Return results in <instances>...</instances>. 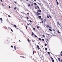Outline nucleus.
I'll return each mask as SVG.
<instances>
[{
	"label": "nucleus",
	"instance_id": "f257e3e1",
	"mask_svg": "<svg viewBox=\"0 0 62 62\" xmlns=\"http://www.w3.org/2000/svg\"><path fill=\"white\" fill-rule=\"evenodd\" d=\"M37 12L36 13V15L37 16H39L40 15V13H39L38 12H41V11L39 9L37 11Z\"/></svg>",
	"mask_w": 62,
	"mask_h": 62
},
{
	"label": "nucleus",
	"instance_id": "f03ea898",
	"mask_svg": "<svg viewBox=\"0 0 62 62\" xmlns=\"http://www.w3.org/2000/svg\"><path fill=\"white\" fill-rule=\"evenodd\" d=\"M28 42L29 44H31V42H30V41L29 39H28Z\"/></svg>",
	"mask_w": 62,
	"mask_h": 62
},
{
	"label": "nucleus",
	"instance_id": "7ed1b4c3",
	"mask_svg": "<svg viewBox=\"0 0 62 62\" xmlns=\"http://www.w3.org/2000/svg\"><path fill=\"white\" fill-rule=\"evenodd\" d=\"M0 21H1V23H3V22H2L3 19H2V18H0Z\"/></svg>",
	"mask_w": 62,
	"mask_h": 62
},
{
	"label": "nucleus",
	"instance_id": "20e7f679",
	"mask_svg": "<svg viewBox=\"0 0 62 62\" xmlns=\"http://www.w3.org/2000/svg\"><path fill=\"white\" fill-rule=\"evenodd\" d=\"M37 47L38 50L40 49V48H39V45H37Z\"/></svg>",
	"mask_w": 62,
	"mask_h": 62
},
{
	"label": "nucleus",
	"instance_id": "39448f33",
	"mask_svg": "<svg viewBox=\"0 0 62 62\" xmlns=\"http://www.w3.org/2000/svg\"><path fill=\"white\" fill-rule=\"evenodd\" d=\"M33 35L34 36H35V34H34V33L32 32V35L33 36Z\"/></svg>",
	"mask_w": 62,
	"mask_h": 62
},
{
	"label": "nucleus",
	"instance_id": "423d86ee",
	"mask_svg": "<svg viewBox=\"0 0 62 62\" xmlns=\"http://www.w3.org/2000/svg\"><path fill=\"white\" fill-rule=\"evenodd\" d=\"M16 46H14V49H15V50H16Z\"/></svg>",
	"mask_w": 62,
	"mask_h": 62
},
{
	"label": "nucleus",
	"instance_id": "0eeeda50",
	"mask_svg": "<svg viewBox=\"0 0 62 62\" xmlns=\"http://www.w3.org/2000/svg\"><path fill=\"white\" fill-rule=\"evenodd\" d=\"M46 21V19H44L43 21L44 23H45Z\"/></svg>",
	"mask_w": 62,
	"mask_h": 62
},
{
	"label": "nucleus",
	"instance_id": "6e6552de",
	"mask_svg": "<svg viewBox=\"0 0 62 62\" xmlns=\"http://www.w3.org/2000/svg\"><path fill=\"white\" fill-rule=\"evenodd\" d=\"M49 30L50 31H51V32H52V29H49Z\"/></svg>",
	"mask_w": 62,
	"mask_h": 62
},
{
	"label": "nucleus",
	"instance_id": "1a4fd4ad",
	"mask_svg": "<svg viewBox=\"0 0 62 62\" xmlns=\"http://www.w3.org/2000/svg\"><path fill=\"white\" fill-rule=\"evenodd\" d=\"M58 60L59 61H60V58H58Z\"/></svg>",
	"mask_w": 62,
	"mask_h": 62
},
{
	"label": "nucleus",
	"instance_id": "9d476101",
	"mask_svg": "<svg viewBox=\"0 0 62 62\" xmlns=\"http://www.w3.org/2000/svg\"><path fill=\"white\" fill-rule=\"evenodd\" d=\"M57 24H58L59 25H60V24H59V23L58 22H57Z\"/></svg>",
	"mask_w": 62,
	"mask_h": 62
},
{
	"label": "nucleus",
	"instance_id": "9b49d317",
	"mask_svg": "<svg viewBox=\"0 0 62 62\" xmlns=\"http://www.w3.org/2000/svg\"><path fill=\"white\" fill-rule=\"evenodd\" d=\"M14 27H17V26L15 25H14Z\"/></svg>",
	"mask_w": 62,
	"mask_h": 62
},
{
	"label": "nucleus",
	"instance_id": "f8f14e48",
	"mask_svg": "<svg viewBox=\"0 0 62 62\" xmlns=\"http://www.w3.org/2000/svg\"><path fill=\"white\" fill-rule=\"evenodd\" d=\"M40 19H41V20H43V19L42 18H40Z\"/></svg>",
	"mask_w": 62,
	"mask_h": 62
},
{
	"label": "nucleus",
	"instance_id": "ddd939ff",
	"mask_svg": "<svg viewBox=\"0 0 62 62\" xmlns=\"http://www.w3.org/2000/svg\"><path fill=\"white\" fill-rule=\"evenodd\" d=\"M38 17L39 18V19H40V18H41V16H38Z\"/></svg>",
	"mask_w": 62,
	"mask_h": 62
},
{
	"label": "nucleus",
	"instance_id": "4468645a",
	"mask_svg": "<svg viewBox=\"0 0 62 62\" xmlns=\"http://www.w3.org/2000/svg\"><path fill=\"white\" fill-rule=\"evenodd\" d=\"M37 8H38V7H37V6H35V8L36 9H37Z\"/></svg>",
	"mask_w": 62,
	"mask_h": 62
},
{
	"label": "nucleus",
	"instance_id": "2eb2a0df",
	"mask_svg": "<svg viewBox=\"0 0 62 62\" xmlns=\"http://www.w3.org/2000/svg\"><path fill=\"white\" fill-rule=\"evenodd\" d=\"M47 18H48V19H49V16H47Z\"/></svg>",
	"mask_w": 62,
	"mask_h": 62
},
{
	"label": "nucleus",
	"instance_id": "dca6fc26",
	"mask_svg": "<svg viewBox=\"0 0 62 62\" xmlns=\"http://www.w3.org/2000/svg\"><path fill=\"white\" fill-rule=\"evenodd\" d=\"M49 27V25H47V26H46V27L48 28Z\"/></svg>",
	"mask_w": 62,
	"mask_h": 62
},
{
	"label": "nucleus",
	"instance_id": "f3484780",
	"mask_svg": "<svg viewBox=\"0 0 62 62\" xmlns=\"http://www.w3.org/2000/svg\"><path fill=\"white\" fill-rule=\"evenodd\" d=\"M57 4L58 5H59V3H58V2H57Z\"/></svg>",
	"mask_w": 62,
	"mask_h": 62
},
{
	"label": "nucleus",
	"instance_id": "a211bd4d",
	"mask_svg": "<svg viewBox=\"0 0 62 62\" xmlns=\"http://www.w3.org/2000/svg\"><path fill=\"white\" fill-rule=\"evenodd\" d=\"M39 40H41V39L40 38H39Z\"/></svg>",
	"mask_w": 62,
	"mask_h": 62
},
{
	"label": "nucleus",
	"instance_id": "6ab92c4d",
	"mask_svg": "<svg viewBox=\"0 0 62 62\" xmlns=\"http://www.w3.org/2000/svg\"><path fill=\"white\" fill-rule=\"evenodd\" d=\"M42 37H43L44 38V37H45V36L44 35H42Z\"/></svg>",
	"mask_w": 62,
	"mask_h": 62
},
{
	"label": "nucleus",
	"instance_id": "aec40b11",
	"mask_svg": "<svg viewBox=\"0 0 62 62\" xmlns=\"http://www.w3.org/2000/svg\"><path fill=\"white\" fill-rule=\"evenodd\" d=\"M34 5L35 6H37V4L36 3H34Z\"/></svg>",
	"mask_w": 62,
	"mask_h": 62
},
{
	"label": "nucleus",
	"instance_id": "412c9836",
	"mask_svg": "<svg viewBox=\"0 0 62 62\" xmlns=\"http://www.w3.org/2000/svg\"><path fill=\"white\" fill-rule=\"evenodd\" d=\"M49 17H50V18H52V17H51V16H50V15L49 16Z\"/></svg>",
	"mask_w": 62,
	"mask_h": 62
},
{
	"label": "nucleus",
	"instance_id": "4be33fe9",
	"mask_svg": "<svg viewBox=\"0 0 62 62\" xmlns=\"http://www.w3.org/2000/svg\"><path fill=\"white\" fill-rule=\"evenodd\" d=\"M57 32L58 33H60V32H59V31H58Z\"/></svg>",
	"mask_w": 62,
	"mask_h": 62
},
{
	"label": "nucleus",
	"instance_id": "5701e85b",
	"mask_svg": "<svg viewBox=\"0 0 62 62\" xmlns=\"http://www.w3.org/2000/svg\"><path fill=\"white\" fill-rule=\"evenodd\" d=\"M29 21L30 23H32V21H31V20H30Z\"/></svg>",
	"mask_w": 62,
	"mask_h": 62
},
{
	"label": "nucleus",
	"instance_id": "b1692460",
	"mask_svg": "<svg viewBox=\"0 0 62 62\" xmlns=\"http://www.w3.org/2000/svg\"><path fill=\"white\" fill-rule=\"evenodd\" d=\"M52 61L53 62H54V60L53 59L52 60Z\"/></svg>",
	"mask_w": 62,
	"mask_h": 62
},
{
	"label": "nucleus",
	"instance_id": "393cba45",
	"mask_svg": "<svg viewBox=\"0 0 62 62\" xmlns=\"http://www.w3.org/2000/svg\"><path fill=\"white\" fill-rule=\"evenodd\" d=\"M42 40L43 41H44V39H42Z\"/></svg>",
	"mask_w": 62,
	"mask_h": 62
},
{
	"label": "nucleus",
	"instance_id": "a878e982",
	"mask_svg": "<svg viewBox=\"0 0 62 62\" xmlns=\"http://www.w3.org/2000/svg\"><path fill=\"white\" fill-rule=\"evenodd\" d=\"M37 28H39V26H37Z\"/></svg>",
	"mask_w": 62,
	"mask_h": 62
},
{
	"label": "nucleus",
	"instance_id": "bb28decb",
	"mask_svg": "<svg viewBox=\"0 0 62 62\" xmlns=\"http://www.w3.org/2000/svg\"><path fill=\"white\" fill-rule=\"evenodd\" d=\"M11 47L12 48H13V46H11Z\"/></svg>",
	"mask_w": 62,
	"mask_h": 62
},
{
	"label": "nucleus",
	"instance_id": "cd10ccee",
	"mask_svg": "<svg viewBox=\"0 0 62 62\" xmlns=\"http://www.w3.org/2000/svg\"><path fill=\"white\" fill-rule=\"evenodd\" d=\"M47 35H48V36H50V34H48V33H47Z\"/></svg>",
	"mask_w": 62,
	"mask_h": 62
},
{
	"label": "nucleus",
	"instance_id": "c85d7f7f",
	"mask_svg": "<svg viewBox=\"0 0 62 62\" xmlns=\"http://www.w3.org/2000/svg\"><path fill=\"white\" fill-rule=\"evenodd\" d=\"M14 9H17V8H16V7H15V8H14Z\"/></svg>",
	"mask_w": 62,
	"mask_h": 62
},
{
	"label": "nucleus",
	"instance_id": "c756f323",
	"mask_svg": "<svg viewBox=\"0 0 62 62\" xmlns=\"http://www.w3.org/2000/svg\"><path fill=\"white\" fill-rule=\"evenodd\" d=\"M32 41H33V42H34L35 41V40H34H34H33L32 39Z\"/></svg>",
	"mask_w": 62,
	"mask_h": 62
},
{
	"label": "nucleus",
	"instance_id": "7c9ffc66",
	"mask_svg": "<svg viewBox=\"0 0 62 62\" xmlns=\"http://www.w3.org/2000/svg\"><path fill=\"white\" fill-rule=\"evenodd\" d=\"M37 8H39V6H37Z\"/></svg>",
	"mask_w": 62,
	"mask_h": 62
},
{
	"label": "nucleus",
	"instance_id": "2f4dec72",
	"mask_svg": "<svg viewBox=\"0 0 62 62\" xmlns=\"http://www.w3.org/2000/svg\"><path fill=\"white\" fill-rule=\"evenodd\" d=\"M48 54H50V52H48Z\"/></svg>",
	"mask_w": 62,
	"mask_h": 62
},
{
	"label": "nucleus",
	"instance_id": "473e14b6",
	"mask_svg": "<svg viewBox=\"0 0 62 62\" xmlns=\"http://www.w3.org/2000/svg\"><path fill=\"white\" fill-rule=\"evenodd\" d=\"M26 29H27V26H26Z\"/></svg>",
	"mask_w": 62,
	"mask_h": 62
},
{
	"label": "nucleus",
	"instance_id": "72a5a7b5",
	"mask_svg": "<svg viewBox=\"0 0 62 62\" xmlns=\"http://www.w3.org/2000/svg\"><path fill=\"white\" fill-rule=\"evenodd\" d=\"M8 17H10V18L11 17V16H10L9 15L8 16Z\"/></svg>",
	"mask_w": 62,
	"mask_h": 62
},
{
	"label": "nucleus",
	"instance_id": "f704fd0d",
	"mask_svg": "<svg viewBox=\"0 0 62 62\" xmlns=\"http://www.w3.org/2000/svg\"><path fill=\"white\" fill-rule=\"evenodd\" d=\"M11 30L12 32H13V31L11 29Z\"/></svg>",
	"mask_w": 62,
	"mask_h": 62
},
{
	"label": "nucleus",
	"instance_id": "c9c22d12",
	"mask_svg": "<svg viewBox=\"0 0 62 62\" xmlns=\"http://www.w3.org/2000/svg\"><path fill=\"white\" fill-rule=\"evenodd\" d=\"M47 50V48H45V50L46 51Z\"/></svg>",
	"mask_w": 62,
	"mask_h": 62
},
{
	"label": "nucleus",
	"instance_id": "e433bc0d",
	"mask_svg": "<svg viewBox=\"0 0 62 62\" xmlns=\"http://www.w3.org/2000/svg\"><path fill=\"white\" fill-rule=\"evenodd\" d=\"M33 54H34V51H33Z\"/></svg>",
	"mask_w": 62,
	"mask_h": 62
},
{
	"label": "nucleus",
	"instance_id": "4c0bfd02",
	"mask_svg": "<svg viewBox=\"0 0 62 62\" xmlns=\"http://www.w3.org/2000/svg\"><path fill=\"white\" fill-rule=\"evenodd\" d=\"M27 19H29V18L28 17H27Z\"/></svg>",
	"mask_w": 62,
	"mask_h": 62
},
{
	"label": "nucleus",
	"instance_id": "58836bf2",
	"mask_svg": "<svg viewBox=\"0 0 62 62\" xmlns=\"http://www.w3.org/2000/svg\"><path fill=\"white\" fill-rule=\"evenodd\" d=\"M53 30L54 31H55V30H54V29H53Z\"/></svg>",
	"mask_w": 62,
	"mask_h": 62
},
{
	"label": "nucleus",
	"instance_id": "ea45409f",
	"mask_svg": "<svg viewBox=\"0 0 62 62\" xmlns=\"http://www.w3.org/2000/svg\"><path fill=\"white\" fill-rule=\"evenodd\" d=\"M33 29L34 30H35V28H34Z\"/></svg>",
	"mask_w": 62,
	"mask_h": 62
},
{
	"label": "nucleus",
	"instance_id": "a19ab883",
	"mask_svg": "<svg viewBox=\"0 0 62 62\" xmlns=\"http://www.w3.org/2000/svg\"><path fill=\"white\" fill-rule=\"evenodd\" d=\"M11 8L10 6H9V8Z\"/></svg>",
	"mask_w": 62,
	"mask_h": 62
},
{
	"label": "nucleus",
	"instance_id": "79ce46f5",
	"mask_svg": "<svg viewBox=\"0 0 62 62\" xmlns=\"http://www.w3.org/2000/svg\"><path fill=\"white\" fill-rule=\"evenodd\" d=\"M45 46H47V44H45Z\"/></svg>",
	"mask_w": 62,
	"mask_h": 62
},
{
	"label": "nucleus",
	"instance_id": "37998d69",
	"mask_svg": "<svg viewBox=\"0 0 62 62\" xmlns=\"http://www.w3.org/2000/svg\"><path fill=\"white\" fill-rule=\"evenodd\" d=\"M23 58H25V57H24L23 56Z\"/></svg>",
	"mask_w": 62,
	"mask_h": 62
},
{
	"label": "nucleus",
	"instance_id": "c03bdc74",
	"mask_svg": "<svg viewBox=\"0 0 62 62\" xmlns=\"http://www.w3.org/2000/svg\"><path fill=\"white\" fill-rule=\"evenodd\" d=\"M20 57H22V58H23V56H20Z\"/></svg>",
	"mask_w": 62,
	"mask_h": 62
},
{
	"label": "nucleus",
	"instance_id": "a18cd8bd",
	"mask_svg": "<svg viewBox=\"0 0 62 62\" xmlns=\"http://www.w3.org/2000/svg\"><path fill=\"white\" fill-rule=\"evenodd\" d=\"M0 1L1 2H3V0H0Z\"/></svg>",
	"mask_w": 62,
	"mask_h": 62
},
{
	"label": "nucleus",
	"instance_id": "49530a36",
	"mask_svg": "<svg viewBox=\"0 0 62 62\" xmlns=\"http://www.w3.org/2000/svg\"><path fill=\"white\" fill-rule=\"evenodd\" d=\"M28 6H30V5L29 4L28 5Z\"/></svg>",
	"mask_w": 62,
	"mask_h": 62
},
{
	"label": "nucleus",
	"instance_id": "de8ad7c7",
	"mask_svg": "<svg viewBox=\"0 0 62 62\" xmlns=\"http://www.w3.org/2000/svg\"><path fill=\"white\" fill-rule=\"evenodd\" d=\"M27 14L29 15V13H27Z\"/></svg>",
	"mask_w": 62,
	"mask_h": 62
},
{
	"label": "nucleus",
	"instance_id": "09e8293b",
	"mask_svg": "<svg viewBox=\"0 0 62 62\" xmlns=\"http://www.w3.org/2000/svg\"><path fill=\"white\" fill-rule=\"evenodd\" d=\"M46 42L47 43H48V42H47V41H46Z\"/></svg>",
	"mask_w": 62,
	"mask_h": 62
},
{
	"label": "nucleus",
	"instance_id": "8fccbe9b",
	"mask_svg": "<svg viewBox=\"0 0 62 62\" xmlns=\"http://www.w3.org/2000/svg\"><path fill=\"white\" fill-rule=\"evenodd\" d=\"M31 6H33V4H31Z\"/></svg>",
	"mask_w": 62,
	"mask_h": 62
},
{
	"label": "nucleus",
	"instance_id": "3c124183",
	"mask_svg": "<svg viewBox=\"0 0 62 62\" xmlns=\"http://www.w3.org/2000/svg\"><path fill=\"white\" fill-rule=\"evenodd\" d=\"M51 59H53V58L51 57Z\"/></svg>",
	"mask_w": 62,
	"mask_h": 62
},
{
	"label": "nucleus",
	"instance_id": "603ef678",
	"mask_svg": "<svg viewBox=\"0 0 62 62\" xmlns=\"http://www.w3.org/2000/svg\"><path fill=\"white\" fill-rule=\"evenodd\" d=\"M42 23H43V21H42Z\"/></svg>",
	"mask_w": 62,
	"mask_h": 62
},
{
	"label": "nucleus",
	"instance_id": "864d4df0",
	"mask_svg": "<svg viewBox=\"0 0 62 62\" xmlns=\"http://www.w3.org/2000/svg\"><path fill=\"white\" fill-rule=\"evenodd\" d=\"M60 54H62V51H61L60 53Z\"/></svg>",
	"mask_w": 62,
	"mask_h": 62
},
{
	"label": "nucleus",
	"instance_id": "5fc2aeb1",
	"mask_svg": "<svg viewBox=\"0 0 62 62\" xmlns=\"http://www.w3.org/2000/svg\"><path fill=\"white\" fill-rule=\"evenodd\" d=\"M35 37H37V36L36 35H35Z\"/></svg>",
	"mask_w": 62,
	"mask_h": 62
},
{
	"label": "nucleus",
	"instance_id": "6e6d98bb",
	"mask_svg": "<svg viewBox=\"0 0 62 62\" xmlns=\"http://www.w3.org/2000/svg\"><path fill=\"white\" fill-rule=\"evenodd\" d=\"M14 3H15V4H16V2H15Z\"/></svg>",
	"mask_w": 62,
	"mask_h": 62
},
{
	"label": "nucleus",
	"instance_id": "4d7b16f0",
	"mask_svg": "<svg viewBox=\"0 0 62 62\" xmlns=\"http://www.w3.org/2000/svg\"><path fill=\"white\" fill-rule=\"evenodd\" d=\"M61 62H62V60H61Z\"/></svg>",
	"mask_w": 62,
	"mask_h": 62
},
{
	"label": "nucleus",
	"instance_id": "13d9d810",
	"mask_svg": "<svg viewBox=\"0 0 62 62\" xmlns=\"http://www.w3.org/2000/svg\"><path fill=\"white\" fill-rule=\"evenodd\" d=\"M49 28H51V27L49 26Z\"/></svg>",
	"mask_w": 62,
	"mask_h": 62
},
{
	"label": "nucleus",
	"instance_id": "bf43d9fd",
	"mask_svg": "<svg viewBox=\"0 0 62 62\" xmlns=\"http://www.w3.org/2000/svg\"><path fill=\"white\" fill-rule=\"evenodd\" d=\"M60 55H61V56H62V54H60Z\"/></svg>",
	"mask_w": 62,
	"mask_h": 62
},
{
	"label": "nucleus",
	"instance_id": "052dcab7",
	"mask_svg": "<svg viewBox=\"0 0 62 62\" xmlns=\"http://www.w3.org/2000/svg\"><path fill=\"white\" fill-rule=\"evenodd\" d=\"M27 25H29V24H28H28H27Z\"/></svg>",
	"mask_w": 62,
	"mask_h": 62
},
{
	"label": "nucleus",
	"instance_id": "680f3d73",
	"mask_svg": "<svg viewBox=\"0 0 62 62\" xmlns=\"http://www.w3.org/2000/svg\"><path fill=\"white\" fill-rule=\"evenodd\" d=\"M46 40H47V41H48V39H47Z\"/></svg>",
	"mask_w": 62,
	"mask_h": 62
},
{
	"label": "nucleus",
	"instance_id": "e2e57ef3",
	"mask_svg": "<svg viewBox=\"0 0 62 62\" xmlns=\"http://www.w3.org/2000/svg\"><path fill=\"white\" fill-rule=\"evenodd\" d=\"M2 6H4V5L2 4Z\"/></svg>",
	"mask_w": 62,
	"mask_h": 62
},
{
	"label": "nucleus",
	"instance_id": "0e129e2a",
	"mask_svg": "<svg viewBox=\"0 0 62 62\" xmlns=\"http://www.w3.org/2000/svg\"><path fill=\"white\" fill-rule=\"evenodd\" d=\"M56 1L57 2V0H56Z\"/></svg>",
	"mask_w": 62,
	"mask_h": 62
},
{
	"label": "nucleus",
	"instance_id": "69168bd1",
	"mask_svg": "<svg viewBox=\"0 0 62 62\" xmlns=\"http://www.w3.org/2000/svg\"><path fill=\"white\" fill-rule=\"evenodd\" d=\"M19 41L20 42H21V41H20V40H19Z\"/></svg>",
	"mask_w": 62,
	"mask_h": 62
},
{
	"label": "nucleus",
	"instance_id": "338daca9",
	"mask_svg": "<svg viewBox=\"0 0 62 62\" xmlns=\"http://www.w3.org/2000/svg\"><path fill=\"white\" fill-rule=\"evenodd\" d=\"M35 13H36V12H35Z\"/></svg>",
	"mask_w": 62,
	"mask_h": 62
},
{
	"label": "nucleus",
	"instance_id": "774afa93",
	"mask_svg": "<svg viewBox=\"0 0 62 62\" xmlns=\"http://www.w3.org/2000/svg\"><path fill=\"white\" fill-rule=\"evenodd\" d=\"M26 1H28V0H26Z\"/></svg>",
	"mask_w": 62,
	"mask_h": 62
}]
</instances>
